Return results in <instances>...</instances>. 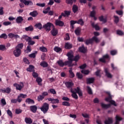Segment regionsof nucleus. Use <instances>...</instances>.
Masks as SVG:
<instances>
[{
  "label": "nucleus",
  "mask_w": 124,
  "mask_h": 124,
  "mask_svg": "<svg viewBox=\"0 0 124 124\" xmlns=\"http://www.w3.org/2000/svg\"><path fill=\"white\" fill-rule=\"evenodd\" d=\"M51 27L52 28L51 31ZM43 28L45 29L46 31H51L50 33L53 36H56L59 33L58 30L55 28L54 24L51 22H47L46 24L43 25Z\"/></svg>",
  "instance_id": "f257e3e1"
},
{
  "label": "nucleus",
  "mask_w": 124,
  "mask_h": 124,
  "mask_svg": "<svg viewBox=\"0 0 124 124\" xmlns=\"http://www.w3.org/2000/svg\"><path fill=\"white\" fill-rule=\"evenodd\" d=\"M75 91H73L72 89H71V93H72V96L73 98H75V99H78V95H77V93L78 94V96L79 97H82L83 96V92H82V90H81V89H80V87H78L77 88L75 89Z\"/></svg>",
  "instance_id": "f03ea898"
},
{
  "label": "nucleus",
  "mask_w": 124,
  "mask_h": 124,
  "mask_svg": "<svg viewBox=\"0 0 124 124\" xmlns=\"http://www.w3.org/2000/svg\"><path fill=\"white\" fill-rule=\"evenodd\" d=\"M94 41H95L96 43H98V42H99L98 38H97V37L95 36H93L91 39L86 40L85 41V44L86 45H89V44H93Z\"/></svg>",
  "instance_id": "7ed1b4c3"
},
{
  "label": "nucleus",
  "mask_w": 124,
  "mask_h": 124,
  "mask_svg": "<svg viewBox=\"0 0 124 124\" xmlns=\"http://www.w3.org/2000/svg\"><path fill=\"white\" fill-rule=\"evenodd\" d=\"M67 57H68V61H67V62H69V63H68V66L69 67L73 66V64H72V62H73V57H74V56L73 55V54H72L71 52H68L67 54Z\"/></svg>",
  "instance_id": "20e7f679"
},
{
  "label": "nucleus",
  "mask_w": 124,
  "mask_h": 124,
  "mask_svg": "<svg viewBox=\"0 0 124 124\" xmlns=\"http://www.w3.org/2000/svg\"><path fill=\"white\" fill-rule=\"evenodd\" d=\"M40 109L42 112H43L44 114H46V113L48 112V110H49V104L44 103L43 105L40 108Z\"/></svg>",
  "instance_id": "39448f33"
},
{
  "label": "nucleus",
  "mask_w": 124,
  "mask_h": 124,
  "mask_svg": "<svg viewBox=\"0 0 124 124\" xmlns=\"http://www.w3.org/2000/svg\"><path fill=\"white\" fill-rule=\"evenodd\" d=\"M13 86L16 87V91H21L24 88V83L23 82H20L19 84L16 83L13 84Z\"/></svg>",
  "instance_id": "423d86ee"
},
{
  "label": "nucleus",
  "mask_w": 124,
  "mask_h": 124,
  "mask_svg": "<svg viewBox=\"0 0 124 124\" xmlns=\"http://www.w3.org/2000/svg\"><path fill=\"white\" fill-rule=\"evenodd\" d=\"M69 62L68 61H65L63 62L62 60H60L59 61H58L57 63L59 65V66H61V67H63L64 66H66V65H68V63Z\"/></svg>",
  "instance_id": "0eeeda50"
},
{
  "label": "nucleus",
  "mask_w": 124,
  "mask_h": 124,
  "mask_svg": "<svg viewBox=\"0 0 124 124\" xmlns=\"http://www.w3.org/2000/svg\"><path fill=\"white\" fill-rule=\"evenodd\" d=\"M20 1L22 2V3H24L25 5H30V6L33 5V3L31 0H20Z\"/></svg>",
  "instance_id": "6e6552de"
},
{
  "label": "nucleus",
  "mask_w": 124,
  "mask_h": 124,
  "mask_svg": "<svg viewBox=\"0 0 124 124\" xmlns=\"http://www.w3.org/2000/svg\"><path fill=\"white\" fill-rule=\"evenodd\" d=\"M106 60H110V58H109V55H108V54L103 56L102 58L99 59V62L106 63Z\"/></svg>",
  "instance_id": "1a4fd4ad"
},
{
  "label": "nucleus",
  "mask_w": 124,
  "mask_h": 124,
  "mask_svg": "<svg viewBox=\"0 0 124 124\" xmlns=\"http://www.w3.org/2000/svg\"><path fill=\"white\" fill-rule=\"evenodd\" d=\"M14 55L16 58L20 57L21 55V49L20 48H16L14 51Z\"/></svg>",
  "instance_id": "9d476101"
},
{
  "label": "nucleus",
  "mask_w": 124,
  "mask_h": 124,
  "mask_svg": "<svg viewBox=\"0 0 124 124\" xmlns=\"http://www.w3.org/2000/svg\"><path fill=\"white\" fill-rule=\"evenodd\" d=\"M11 92V88L9 87L6 88V89H0V93H10Z\"/></svg>",
  "instance_id": "9b49d317"
},
{
  "label": "nucleus",
  "mask_w": 124,
  "mask_h": 124,
  "mask_svg": "<svg viewBox=\"0 0 124 124\" xmlns=\"http://www.w3.org/2000/svg\"><path fill=\"white\" fill-rule=\"evenodd\" d=\"M78 51L80 53L85 54V53H87L88 50L87 49V47H85L84 45H82L81 46H80L78 48Z\"/></svg>",
  "instance_id": "f8f14e48"
},
{
  "label": "nucleus",
  "mask_w": 124,
  "mask_h": 124,
  "mask_svg": "<svg viewBox=\"0 0 124 124\" xmlns=\"http://www.w3.org/2000/svg\"><path fill=\"white\" fill-rule=\"evenodd\" d=\"M55 26H58L59 27H63L64 26V22L61 20L56 19L55 20Z\"/></svg>",
  "instance_id": "ddd939ff"
},
{
  "label": "nucleus",
  "mask_w": 124,
  "mask_h": 124,
  "mask_svg": "<svg viewBox=\"0 0 124 124\" xmlns=\"http://www.w3.org/2000/svg\"><path fill=\"white\" fill-rule=\"evenodd\" d=\"M95 79L94 78H86V83L87 85L90 84H93L94 83Z\"/></svg>",
  "instance_id": "4468645a"
},
{
  "label": "nucleus",
  "mask_w": 124,
  "mask_h": 124,
  "mask_svg": "<svg viewBox=\"0 0 124 124\" xmlns=\"http://www.w3.org/2000/svg\"><path fill=\"white\" fill-rule=\"evenodd\" d=\"M65 85L67 89H72V87L74 86V83L72 82L67 81L65 83Z\"/></svg>",
  "instance_id": "2eb2a0df"
},
{
  "label": "nucleus",
  "mask_w": 124,
  "mask_h": 124,
  "mask_svg": "<svg viewBox=\"0 0 124 124\" xmlns=\"http://www.w3.org/2000/svg\"><path fill=\"white\" fill-rule=\"evenodd\" d=\"M48 101H51L52 104H56V103H60V100L58 99H54L52 98H47Z\"/></svg>",
  "instance_id": "dca6fc26"
},
{
  "label": "nucleus",
  "mask_w": 124,
  "mask_h": 124,
  "mask_svg": "<svg viewBox=\"0 0 124 124\" xmlns=\"http://www.w3.org/2000/svg\"><path fill=\"white\" fill-rule=\"evenodd\" d=\"M104 72L106 74V76H107L108 78H112V77H113V76H112V75L109 72L108 68H105Z\"/></svg>",
  "instance_id": "f3484780"
},
{
  "label": "nucleus",
  "mask_w": 124,
  "mask_h": 124,
  "mask_svg": "<svg viewBox=\"0 0 124 124\" xmlns=\"http://www.w3.org/2000/svg\"><path fill=\"white\" fill-rule=\"evenodd\" d=\"M23 21L24 18H23V17H22L21 16L17 17L16 19V21L17 24H21L22 22H23Z\"/></svg>",
  "instance_id": "a211bd4d"
},
{
  "label": "nucleus",
  "mask_w": 124,
  "mask_h": 124,
  "mask_svg": "<svg viewBox=\"0 0 124 124\" xmlns=\"http://www.w3.org/2000/svg\"><path fill=\"white\" fill-rule=\"evenodd\" d=\"M105 124H113V118L111 117L108 118V120L104 121Z\"/></svg>",
  "instance_id": "6ab92c4d"
},
{
  "label": "nucleus",
  "mask_w": 124,
  "mask_h": 124,
  "mask_svg": "<svg viewBox=\"0 0 124 124\" xmlns=\"http://www.w3.org/2000/svg\"><path fill=\"white\" fill-rule=\"evenodd\" d=\"M27 71L29 72H33L34 70V66L32 65H30L29 67L26 69Z\"/></svg>",
  "instance_id": "aec40b11"
},
{
  "label": "nucleus",
  "mask_w": 124,
  "mask_h": 124,
  "mask_svg": "<svg viewBox=\"0 0 124 124\" xmlns=\"http://www.w3.org/2000/svg\"><path fill=\"white\" fill-rule=\"evenodd\" d=\"M64 48L65 49H71L72 48V44L68 42L65 43Z\"/></svg>",
  "instance_id": "412c9836"
},
{
  "label": "nucleus",
  "mask_w": 124,
  "mask_h": 124,
  "mask_svg": "<svg viewBox=\"0 0 124 124\" xmlns=\"http://www.w3.org/2000/svg\"><path fill=\"white\" fill-rule=\"evenodd\" d=\"M101 106L102 108L103 109H108V108H110L111 107L110 104H105L103 103H101Z\"/></svg>",
  "instance_id": "4be33fe9"
},
{
  "label": "nucleus",
  "mask_w": 124,
  "mask_h": 124,
  "mask_svg": "<svg viewBox=\"0 0 124 124\" xmlns=\"http://www.w3.org/2000/svg\"><path fill=\"white\" fill-rule=\"evenodd\" d=\"M30 110L33 113H36V111H37V107L36 106H30Z\"/></svg>",
  "instance_id": "5701e85b"
},
{
  "label": "nucleus",
  "mask_w": 124,
  "mask_h": 124,
  "mask_svg": "<svg viewBox=\"0 0 124 124\" xmlns=\"http://www.w3.org/2000/svg\"><path fill=\"white\" fill-rule=\"evenodd\" d=\"M73 69L72 68H70L69 70V73L70 74L69 77L70 78H74L75 77V74L73 73Z\"/></svg>",
  "instance_id": "b1692460"
},
{
  "label": "nucleus",
  "mask_w": 124,
  "mask_h": 124,
  "mask_svg": "<svg viewBox=\"0 0 124 124\" xmlns=\"http://www.w3.org/2000/svg\"><path fill=\"white\" fill-rule=\"evenodd\" d=\"M72 11H73V13H74V14L78 12V6H77L76 4L73 5V7H72Z\"/></svg>",
  "instance_id": "393cba45"
},
{
  "label": "nucleus",
  "mask_w": 124,
  "mask_h": 124,
  "mask_svg": "<svg viewBox=\"0 0 124 124\" xmlns=\"http://www.w3.org/2000/svg\"><path fill=\"white\" fill-rule=\"evenodd\" d=\"M25 102L26 103H28V104H34L35 103L34 100L30 98L26 99L25 100Z\"/></svg>",
  "instance_id": "a878e982"
},
{
  "label": "nucleus",
  "mask_w": 124,
  "mask_h": 124,
  "mask_svg": "<svg viewBox=\"0 0 124 124\" xmlns=\"http://www.w3.org/2000/svg\"><path fill=\"white\" fill-rule=\"evenodd\" d=\"M70 23V28L72 30H74V25L77 24V20H71Z\"/></svg>",
  "instance_id": "bb28decb"
},
{
  "label": "nucleus",
  "mask_w": 124,
  "mask_h": 124,
  "mask_svg": "<svg viewBox=\"0 0 124 124\" xmlns=\"http://www.w3.org/2000/svg\"><path fill=\"white\" fill-rule=\"evenodd\" d=\"M91 26L92 28H93V29H95L96 31H99V30H100L99 26H98L97 24H94V22H92L91 23Z\"/></svg>",
  "instance_id": "cd10ccee"
},
{
  "label": "nucleus",
  "mask_w": 124,
  "mask_h": 124,
  "mask_svg": "<svg viewBox=\"0 0 124 124\" xmlns=\"http://www.w3.org/2000/svg\"><path fill=\"white\" fill-rule=\"evenodd\" d=\"M107 94L108 95V97H107L105 98L106 101L107 102H110L111 101V99H112V96H111V94L110 93V92H107Z\"/></svg>",
  "instance_id": "c85d7f7f"
},
{
  "label": "nucleus",
  "mask_w": 124,
  "mask_h": 124,
  "mask_svg": "<svg viewBox=\"0 0 124 124\" xmlns=\"http://www.w3.org/2000/svg\"><path fill=\"white\" fill-rule=\"evenodd\" d=\"M77 1V0H66L65 2L67 4H70V5H72L73 4V2L75 3Z\"/></svg>",
  "instance_id": "c756f323"
},
{
  "label": "nucleus",
  "mask_w": 124,
  "mask_h": 124,
  "mask_svg": "<svg viewBox=\"0 0 124 124\" xmlns=\"http://www.w3.org/2000/svg\"><path fill=\"white\" fill-rule=\"evenodd\" d=\"M17 97H18V99H20L21 100V102H22V101L23 100V99H22V98H26V97H27V94L20 93L17 96Z\"/></svg>",
  "instance_id": "7c9ffc66"
},
{
  "label": "nucleus",
  "mask_w": 124,
  "mask_h": 124,
  "mask_svg": "<svg viewBox=\"0 0 124 124\" xmlns=\"http://www.w3.org/2000/svg\"><path fill=\"white\" fill-rule=\"evenodd\" d=\"M11 103H16V102H18V103H21V100L19 99L17 97L16 99H12L11 100Z\"/></svg>",
  "instance_id": "2f4dec72"
},
{
  "label": "nucleus",
  "mask_w": 124,
  "mask_h": 124,
  "mask_svg": "<svg viewBox=\"0 0 124 124\" xmlns=\"http://www.w3.org/2000/svg\"><path fill=\"white\" fill-rule=\"evenodd\" d=\"M123 118L120 117V116L116 115V122L114 124H120V121H122Z\"/></svg>",
  "instance_id": "473e14b6"
},
{
  "label": "nucleus",
  "mask_w": 124,
  "mask_h": 124,
  "mask_svg": "<svg viewBox=\"0 0 124 124\" xmlns=\"http://www.w3.org/2000/svg\"><path fill=\"white\" fill-rule=\"evenodd\" d=\"M26 31H33V27L32 25H30L28 27L25 28Z\"/></svg>",
  "instance_id": "72a5a7b5"
},
{
  "label": "nucleus",
  "mask_w": 124,
  "mask_h": 124,
  "mask_svg": "<svg viewBox=\"0 0 124 124\" xmlns=\"http://www.w3.org/2000/svg\"><path fill=\"white\" fill-rule=\"evenodd\" d=\"M29 15L32 16V17H36L38 15V13H37V11H34L32 12H31L29 14Z\"/></svg>",
  "instance_id": "f704fd0d"
},
{
  "label": "nucleus",
  "mask_w": 124,
  "mask_h": 124,
  "mask_svg": "<svg viewBox=\"0 0 124 124\" xmlns=\"http://www.w3.org/2000/svg\"><path fill=\"white\" fill-rule=\"evenodd\" d=\"M25 123H26L27 124H32V120H31V118L26 117L25 119Z\"/></svg>",
  "instance_id": "c9c22d12"
},
{
  "label": "nucleus",
  "mask_w": 124,
  "mask_h": 124,
  "mask_svg": "<svg viewBox=\"0 0 124 124\" xmlns=\"http://www.w3.org/2000/svg\"><path fill=\"white\" fill-rule=\"evenodd\" d=\"M75 33L76 35H80L81 33V28L78 27L75 31Z\"/></svg>",
  "instance_id": "e433bc0d"
},
{
  "label": "nucleus",
  "mask_w": 124,
  "mask_h": 124,
  "mask_svg": "<svg viewBox=\"0 0 124 124\" xmlns=\"http://www.w3.org/2000/svg\"><path fill=\"white\" fill-rule=\"evenodd\" d=\"M36 81L39 86H42V83H41V82H42V78L40 77H38L36 78Z\"/></svg>",
  "instance_id": "4c0bfd02"
},
{
  "label": "nucleus",
  "mask_w": 124,
  "mask_h": 124,
  "mask_svg": "<svg viewBox=\"0 0 124 124\" xmlns=\"http://www.w3.org/2000/svg\"><path fill=\"white\" fill-rule=\"evenodd\" d=\"M40 65L44 68L48 67V63H47L46 62L43 61L41 62Z\"/></svg>",
  "instance_id": "58836bf2"
},
{
  "label": "nucleus",
  "mask_w": 124,
  "mask_h": 124,
  "mask_svg": "<svg viewBox=\"0 0 124 124\" xmlns=\"http://www.w3.org/2000/svg\"><path fill=\"white\" fill-rule=\"evenodd\" d=\"M34 27L36 29H38L39 30H42V24L41 23H36Z\"/></svg>",
  "instance_id": "ea45409f"
},
{
  "label": "nucleus",
  "mask_w": 124,
  "mask_h": 124,
  "mask_svg": "<svg viewBox=\"0 0 124 124\" xmlns=\"http://www.w3.org/2000/svg\"><path fill=\"white\" fill-rule=\"evenodd\" d=\"M85 22L83 20V19L80 18L78 21H77V24H78V25H80V26H83Z\"/></svg>",
  "instance_id": "a19ab883"
},
{
  "label": "nucleus",
  "mask_w": 124,
  "mask_h": 124,
  "mask_svg": "<svg viewBox=\"0 0 124 124\" xmlns=\"http://www.w3.org/2000/svg\"><path fill=\"white\" fill-rule=\"evenodd\" d=\"M99 20L100 22H103V23H106L107 22V19H106V18H104L103 16H99Z\"/></svg>",
  "instance_id": "79ce46f5"
},
{
  "label": "nucleus",
  "mask_w": 124,
  "mask_h": 124,
  "mask_svg": "<svg viewBox=\"0 0 124 124\" xmlns=\"http://www.w3.org/2000/svg\"><path fill=\"white\" fill-rule=\"evenodd\" d=\"M71 13V12L70 11H64L63 14H64V17H68L70 15V14Z\"/></svg>",
  "instance_id": "37998d69"
},
{
  "label": "nucleus",
  "mask_w": 124,
  "mask_h": 124,
  "mask_svg": "<svg viewBox=\"0 0 124 124\" xmlns=\"http://www.w3.org/2000/svg\"><path fill=\"white\" fill-rule=\"evenodd\" d=\"M76 76L77 77L78 79H79L80 80L83 79V75L79 72H77Z\"/></svg>",
  "instance_id": "c03bdc74"
},
{
  "label": "nucleus",
  "mask_w": 124,
  "mask_h": 124,
  "mask_svg": "<svg viewBox=\"0 0 124 124\" xmlns=\"http://www.w3.org/2000/svg\"><path fill=\"white\" fill-rule=\"evenodd\" d=\"M23 39H24L27 41V42H28V41L31 38L30 37H29L27 35H24L22 36Z\"/></svg>",
  "instance_id": "a18cd8bd"
},
{
  "label": "nucleus",
  "mask_w": 124,
  "mask_h": 124,
  "mask_svg": "<svg viewBox=\"0 0 124 124\" xmlns=\"http://www.w3.org/2000/svg\"><path fill=\"white\" fill-rule=\"evenodd\" d=\"M23 47H24V44L23 43H20L18 44L17 46H16V49H23Z\"/></svg>",
  "instance_id": "49530a36"
},
{
  "label": "nucleus",
  "mask_w": 124,
  "mask_h": 124,
  "mask_svg": "<svg viewBox=\"0 0 124 124\" xmlns=\"http://www.w3.org/2000/svg\"><path fill=\"white\" fill-rule=\"evenodd\" d=\"M7 50L6 46L4 45H0V51H6Z\"/></svg>",
  "instance_id": "de8ad7c7"
},
{
  "label": "nucleus",
  "mask_w": 124,
  "mask_h": 124,
  "mask_svg": "<svg viewBox=\"0 0 124 124\" xmlns=\"http://www.w3.org/2000/svg\"><path fill=\"white\" fill-rule=\"evenodd\" d=\"M81 72L82 74L88 75L90 73V71L89 70H82Z\"/></svg>",
  "instance_id": "09e8293b"
},
{
  "label": "nucleus",
  "mask_w": 124,
  "mask_h": 124,
  "mask_svg": "<svg viewBox=\"0 0 124 124\" xmlns=\"http://www.w3.org/2000/svg\"><path fill=\"white\" fill-rule=\"evenodd\" d=\"M28 44L29 45V46L34 45L35 44V42L31 40V39L28 41Z\"/></svg>",
  "instance_id": "8fccbe9b"
},
{
  "label": "nucleus",
  "mask_w": 124,
  "mask_h": 124,
  "mask_svg": "<svg viewBox=\"0 0 124 124\" xmlns=\"http://www.w3.org/2000/svg\"><path fill=\"white\" fill-rule=\"evenodd\" d=\"M50 10H51V8L50 7H48L43 11V13H44V14H47Z\"/></svg>",
  "instance_id": "3c124183"
},
{
  "label": "nucleus",
  "mask_w": 124,
  "mask_h": 124,
  "mask_svg": "<svg viewBox=\"0 0 124 124\" xmlns=\"http://www.w3.org/2000/svg\"><path fill=\"white\" fill-rule=\"evenodd\" d=\"M87 89L88 93H89V94H93V91L92 90V88H91L90 86H87Z\"/></svg>",
  "instance_id": "603ef678"
},
{
  "label": "nucleus",
  "mask_w": 124,
  "mask_h": 124,
  "mask_svg": "<svg viewBox=\"0 0 124 124\" xmlns=\"http://www.w3.org/2000/svg\"><path fill=\"white\" fill-rule=\"evenodd\" d=\"M114 18L115 19L114 23H115V24H118V23H119V22H120V19L119 18V16H114Z\"/></svg>",
  "instance_id": "864d4df0"
},
{
  "label": "nucleus",
  "mask_w": 124,
  "mask_h": 124,
  "mask_svg": "<svg viewBox=\"0 0 124 124\" xmlns=\"http://www.w3.org/2000/svg\"><path fill=\"white\" fill-rule=\"evenodd\" d=\"M8 36L6 33H2L0 35V38H3V39H7Z\"/></svg>",
  "instance_id": "5fc2aeb1"
},
{
  "label": "nucleus",
  "mask_w": 124,
  "mask_h": 124,
  "mask_svg": "<svg viewBox=\"0 0 124 124\" xmlns=\"http://www.w3.org/2000/svg\"><path fill=\"white\" fill-rule=\"evenodd\" d=\"M36 54H37V51H35L34 53L30 54L29 57L30 58H32L33 59H34V58L36 57V55H35Z\"/></svg>",
  "instance_id": "6e6d98bb"
},
{
  "label": "nucleus",
  "mask_w": 124,
  "mask_h": 124,
  "mask_svg": "<svg viewBox=\"0 0 124 124\" xmlns=\"http://www.w3.org/2000/svg\"><path fill=\"white\" fill-rule=\"evenodd\" d=\"M54 50L55 52H57V53H59V52L62 51V48L61 47H59L58 46H56L55 47H54Z\"/></svg>",
  "instance_id": "4d7b16f0"
},
{
  "label": "nucleus",
  "mask_w": 124,
  "mask_h": 124,
  "mask_svg": "<svg viewBox=\"0 0 124 124\" xmlns=\"http://www.w3.org/2000/svg\"><path fill=\"white\" fill-rule=\"evenodd\" d=\"M62 105H63V106L69 107L70 106V103H69V102L67 101H64L62 102Z\"/></svg>",
  "instance_id": "13d9d810"
},
{
  "label": "nucleus",
  "mask_w": 124,
  "mask_h": 124,
  "mask_svg": "<svg viewBox=\"0 0 124 124\" xmlns=\"http://www.w3.org/2000/svg\"><path fill=\"white\" fill-rule=\"evenodd\" d=\"M39 50L41 52H47V48L45 46H42L39 47Z\"/></svg>",
  "instance_id": "bf43d9fd"
},
{
  "label": "nucleus",
  "mask_w": 124,
  "mask_h": 124,
  "mask_svg": "<svg viewBox=\"0 0 124 124\" xmlns=\"http://www.w3.org/2000/svg\"><path fill=\"white\" fill-rule=\"evenodd\" d=\"M80 60V56L79 55H76L73 59L74 62H77Z\"/></svg>",
  "instance_id": "052dcab7"
},
{
  "label": "nucleus",
  "mask_w": 124,
  "mask_h": 124,
  "mask_svg": "<svg viewBox=\"0 0 124 124\" xmlns=\"http://www.w3.org/2000/svg\"><path fill=\"white\" fill-rule=\"evenodd\" d=\"M96 14V12L95 11V10H93L90 12V17H94Z\"/></svg>",
  "instance_id": "680f3d73"
},
{
  "label": "nucleus",
  "mask_w": 124,
  "mask_h": 124,
  "mask_svg": "<svg viewBox=\"0 0 124 124\" xmlns=\"http://www.w3.org/2000/svg\"><path fill=\"white\" fill-rule=\"evenodd\" d=\"M23 112V110L21 109L16 108V114L17 115H19V114H21Z\"/></svg>",
  "instance_id": "e2e57ef3"
},
{
  "label": "nucleus",
  "mask_w": 124,
  "mask_h": 124,
  "mask_svg": "<svg viewBox=\"0 0 124 124\" xmlns=\"http://www.w3.org/2000/svg\"><path fill=\"white\" fill-rule=\"evenodd\" d=\"M36 5H37V6H39V7H44L46 5V4L45 3H37L36 4Z\"/></svg>",
  "instance_id": "0e129e2a"
},
{
  "label": "nucleus",
  "mask_w": 124,
  "mask_h": 124,
  "mask_svg": "<svg viewBox=\"0 0 124 124\" xmlns=\"http://www.w3.org/2000/svg\"><path fill=\"white\" fill-rule=\"evenodd\" d=\"M26 53H31V46H28L26 48Z\"/></svg>",
  "instance_id": "69168bd1"
},
{
  "label": "nucleus",
  "mask_w": 124,
  "mask_h": 124,
  "mask_svg": "<svg viewBox=\"0 0 124 124\" xmlns=\"http://www.w3.org/2000/svg\"><path fill=\"white\" fill-rule=\"evenodd\" d=\"M32 76H33V77L34 78H38V74H37V73L35 72V71L33 72V73L32 74Z\"/></svg>",
  "instance_id": "338daca9"
},
{
  "label": "nucleus",
  "mask_w": 124,
  "mask_h": 124,
  "mask_svg": "<svg viewBox=\"0 0 124 124\" xmlns=\"http://www.w3.org/2000/svg\"><path fill=\"white\" fill-rule=\"evenodd\" d=\"M44 99V98L43 97L42 95H40L37 97V100L38 101H41V100H43Z\"/></svg>",
  "instance_id": "774afa93"
}]
</instances>
